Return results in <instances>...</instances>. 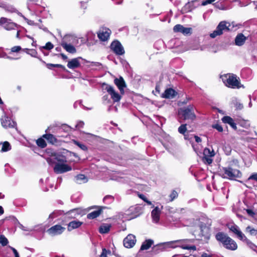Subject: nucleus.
Returning a JSON list of instances; mask_svg holds the SVG:
<instances>
[{"label": "nucleus", "instance_id": "obj_48", "mask_svg": "<svg viewBox=\"0 0 257 257\" xmlns=\"http://www.w3.org/2000/svg\"><path fill=\"white\" fill-rule=\"evenodd\" d=\"M46 65L47 66V68L49 69H51L52 67H57V68H64V66L61 64H53L49 63V64H47Z\"/></svg>", "mask_w": 257, "mask_h": 257}, {"label": "nucleus", "instance_id": "obj_3", "mask_svg": "<svg viewBox=\"0 0 257 257\" xmlns=\"http://www.w3.org/2000/svg\"><path fill=\"white\" fill-rule=\"evenodd\" d=\"M101 88L102 90L107 92L110 96V98L113 100V102H118L121 99L122 94L118 93L113 86L104 82L101 84Z\"/></svg>", "mask_w": 257, "mask_h": 257}, {"label": "nucleus", "instance_id": "obj_6", "mask_svg": "<svg viewBox=\"0 0 257 257\" xmlns=\"http://www.w3.org/2000/svg\"><path fill=\"white\" fill-rule=\"evenodd\" d=\"M74 38L71 35H66L61 42V46L68 52L75 53L76 52L75 48L71 44V40Z\"/></svg>", "mask_w": 257, "mask_h": 257}, {"label": "nucleus", "instance_id": "obj_18", "mask_svg": "<svg viewBox=\"0 0 257 257\" xmlns=\"http://www.w3.org/2000/svg\"><path fill=\"white\" fill-rule=\"evenodd\" d=\"M237 244L231 238L226 236V249L230 250H235L237 248Z\"/></svg>", "mask_w": 257, "mask_h": 257}, {"label": "nucleus", "instance_id": "obj_34", "mask_svg": "<svg viewBox=\"0 0 257 257\" xmlns=\"http://www.w3.org/2000/svg\"><path fill=\"white\" fill-rule=\"evenodd\" d=\"M99 257H117L114 255H112L111 252L109 250H106L105 248H103L102 252L100 255Z\"/></svg>", "mask_w": 257, "mask_h": 257}, {"label": "nucleus", "instance_id": "obj_2", "mask_svg": "<svg viewBox=\"0 0 257 257\" xmlns=\"http://www.w3.org/2000/svg\"><path fill=\"white\" fill-rule=\"evenodd\" d=\"M55 159L58 161L53 168L55 173L62 174L72 170V167L65 163L67 162L66 159L58 157Z\"/></svg>", "mask_w": 257, "mask_h": 257}, {"label": "nucleus", "instance_id": "obj_28", "mask_svg": "<svg viewBox=\"0 0 257 257\" xmlns=\"http://www.w3.org/2000/svg\"><path fill=\"white\" fill-rule=\"evenodd\" d=\"M154 241L152 239H147L145 240L142 244L141 250H147L153 244Z\"/></svg>", "mask_w": 257, "mask_h": 257}, {"label": "nucleus", "instance_id": "obj_1", "mask_svg": "<svg viewBox=\"0 0 257 257\" xmlns=\"http://www.w3.org/2000/svg\"><path fill=\"white\" fill-rule=\"evenodd\" d=\"M226 86L232 89L244 88L243 85L240 83L239 78L236 75L232 73L226 74Z\"/></svg>", "mask_w": 257, "mask_h": 257}, {"label": "nucleus", "instance_id": "obj_11", "mask_svg": "<svg viewBox=\"0 0 257 257\" xmlns=\"http://www.w3.org/2000/svg\"><path fill=\"white\" fill-rule=\"evenodd\" d=\"M110 48L117 55H121L124 53V50L122 46L118 41L112 42L110 45Z\"/></svg>", "mask_w": 257, "mask_h": 257}, {"label": "nucleus", "instance_id": "obj_21", "mask_svg": "<svg viewBox=\"0 0 257 257\" xmlns=\"http://www.w3.org/2000/svg\"><path fill=\"white\" fill-rule=\"evenodd\" d=\"M191 29L190 28H185L182 25L178 24L173 28L175 32H180L184 35H187L191 33Z\"/></svg>", "mask_w": 257, "mask_h": 257}, {"label": "nucleus", "instance_id": "obj_15", "mask_svg": "<svg viewBox=\"0 0 257 257\" xmlns=\"http://www.w3.org/2000/svg\"><path fill=\"white\" fill-rule=\"evenodd\" d=\"M114 83L120 91V93L123 95L124 93V89L126 87L123 78L121 76H120L119 78H115L114 79Z\"/></svg>", "mask_w": 257, "mask_h": 257}, {"label": "nucleus", "instance_id": "obj_39", "mask_svg": "<svg viewBox=\"0 0 257 257\" xmlns=\"http://www.w3.org/2000/svg\"><path fill=\"white\" fill-rule=\"evenodd\" d=\"M23 51H25L27 54L30 55L31 56L36 57L37 52L35 49H24Z\"/></svg>", "mask_w": 257, "mask_h": 257}, {"label": "nucleus", "instance_id": "obj_29", "mask_svg": "<svg viewBox=\"0 0 257 257\" xmlns=\"http://www.w3.org/2000/svg\"><path fill=\"white\" fill-rule=\"evenodd\" d=\"M226 123L228 124L234 130H236V123L233 118L229 116H226Z\"/></svg>", "mask_w": 257, "mask_h": 257}, {"label": "nucleus", "instance_id": "obj_32", "mask_svg": "<svg viewBox=\"0 0 257 257\" xmlns=\"http://www.w3.org/2000/svg\"><path fill=\"white\" fill-rule=\"evenodd\" d=\"M43 137L46 139L49 143L54 144L56 142V139L54 135L52 134H45L43 136Z\"/></svg>", "mask_w": 257, "mask_h": 257}, {"label": "nucleus", "instance_id": "obj_45", "mask_svg": "<svg viewBox=\"0 0 257 257\" xmlns=\"http://www.w3.org/2000/svg\"><path fill=\"white\" fill-rule=\"evenodd\" d=\"M73 142L75 145H77L83 151H86L87 150V148L85 145L75 140H73Z\"/></svg>", "mask_w": 257, "mask_h": 257}, {"label": "nucleus", "instance_id": "obj_37", "mask_svg": "<svg viewBox=\"0 0 257 257\" xmlns=\"http://www.w3.org/2000/svg\"><path fill=\"white\" fill-rule=\"evenodd\" d=\"M11 149L10 144L8 142H5L2 144L1 152H6Z\"/></svg>", "mask_w": 257, "mask_h": 257}, {"label": "nucleus", "instance_id": "obj_59", "mask_svg": "<svg viewBox=\"0 0 257 257\" xmlns=\"http://www.w3.org/2000/svg\"><path fill=\"white\" fill-rule=\"evenodd\" d=\"M248 180H253L257 181V173H255L251 175L248 178Z\"/></svg>", "mask_w": 257, "mask_h": 257}, {"label": "nucleus", "instance_id": "obj_10", "mask_svg": "<svg viewBox=\"0 0 257 257\" xmlns=\"http://www.w3.org/2000/svg\"><path fill=\"white\" fill-rule=\"evenodd\" d=\"M229 230L233 233L240 239H242L245 237V235L240 230L239 227L234 223H229L226 224Z\"/></svg>", "mask_w": 257, "mask_h": 257}, {"label": "nucleus", "instance_id": "obj_44", "mask_svg": "<svg viewBox=\"0 0 257 257\" xmlns=\"http://www.w3.org/2000/svg\"><path fill=\"white\" fill-rule=\"evenodd\" d=\"M8 239L4 235L0 236V244L3 246H6L8 244Z\"/></svg>", "mask_w": 257, "mask_h": 257}, {"label": "nucleus", "instance_id": "obj_43", "mask_svg": "<svg viewBox=\"0 0 257 257\" xmlns=\"http://www.w3.org/2000/svg\"><path fill=\"white\" fill-rule=\"evenodd\" d=\"M239 125L245 128H247L250 126V123L248 120H242L239 122Z\"/></svg>", "mask_w": 257, "mask_h": 257}, {"label": "nucleus", "instance_id": "obj_19", "mask_svg": "<svg viewBox=\"0 0 257 257\" xmlns=\"http://www.w3.org/2000/svg\"><path fill=\"white\" fill-rule=\"evenodd\" d=\"M81 59H82L81 57H77L71 59L68 62L67 67L71 69L79 68L81 65L80 62Z\"/></svg>", "mask_w": 257, "mask_h": 257}, {"label": "nucleus", "instance_id": "obj_9", "mask_svg": "<svg viewBox=\"0 0 257 257\" xmlns=\"http://www.w3.org/2000/svg\"><path fill=\"white\" fill-rule=\"evenodd\" d=\"M3 110V115L1 118V124L5 128L14 127L16 125V122L10 117L8 116L5 112Z\"/></svg>", "mask_w": 257, "mask_h": 257}, {"label": "nucleus", "instance_id": "obj_33", "mask_svg": "<svg viewBox=\"0 0 257 257\" xmlns=\"http://www.w3.org/2000/svg\"><path fill=\"white\" fill-rule=\"evenodd\" d=\"M216 239L222 243L223 246H225V235L222 232H218L216 235Z\"/></svg>", "mask_w": 257, "mask_h": 257}, {"label": "nucleus", "instance_id": "obj_58", "mask_svg": "<svg viewBox=\"0 0 257 257\" xmlns=\"http://www.w3.org/2000/svg\"><path fill=\"white\" fill-rule=\"evenodd\" d=\"M246 212L248 214V215H249L251 217H253L255 215V213L254 211L250 209H246Z\"/></svg>", "mask_w": 257, "mask_h": 257}, {"label": "nucleus", "instance_id": "obj_52", "mask_svg": "<svg viewBox=\"0 0 257 257\" xmlns=\"http://www.w3.org/2000/svg\"><path fill=\"white\" fill-rule=\"evenodd\" d=\"M213 128H215L219 132H222L223 131V127L222 126L219 124H215L212 125Z\"/></svg>", "mask_w": 257, "mask_h": 257}, {"label": "nucleus", "instance_id": "obj_46", "mask_svg": "<svg viewBox=\"0 0 257 257\" xmlns=\"http://www.w3.org/2000/svg\"><path fill=\"white\" fill-rule=\"evenodd\" d=\"M113 197L111 195H107L104 197L103 201L107 204H110L113 201Z\"/></svg>", "mask_w": 257, "mask_h": 257}, {"label": "nucleus", "instance_id": "obj_16", "mask_svg": "<svg viewBox=\"0 0 257 257\" xmlns=\"http://www.w3.org/2000/svg\"><path fill=\"white\" fill-rule=\"evenodd\" d=\"M111 31L108 28H102L98 33V37L100 40L105 41L108 40Z\"/></svg>", "mask_w": 257, "mask_h": 257}, {"label": "nucleus", "instance_id": "obj_4", "mask_svg": "<svg viewBox=\"0 0 257 257\" xmlns=\"http://www.w3.org/2000/svg\"><path fill=\"white\" fill-rule=\"evenodd\" d=\"M194 241V239H184L175 240L170 242V243L176 244L175 246H173V247H180L181 248L184 249L196 250V246L191 244V243H193Z\"/></svg>", "mask_w": 257, "mask_h": 257}, {"label": "nucleus", "instance_id": "obj_20", "mask_svg": "<svg viewBox=\"0 0 257 257\" xmlns=\"http://www.w3.org/2000/svg\"><path fill=\"white\" fill-rule=\"evenodd\" d=\"M161 208L156 207L151 212V216L153 222L157 223L160 220V216L161 212Z\"/></svg>", "mask_w": 257, "mask_h": 257}, {"label": "nucleus", "instance_id": "obj_25", "mask_svg": "<svg viewBox=\"0 0 257 257\" xmlns=\"http://www.w3.org/2000/svg\"><path fill=\"white\" fill-rule=\"evenodd\" d=\"M231 105H233L236 110H241L243 108V104L241 103L236 97H233L231 99Z\"/></svg>", "mask_w": 257, "mask_h": 257}, {"label": "nucleus", "instance_id": "obj_24", "mask_svg": "<svg viewBox=\"0 0 257 257\" xmlns=\"http://www.w3.org/2000/svg\"><path fill=\"white\" fill-rule=\"evenodd\" d=\"M82 224V222L79 221H72L69 223L68 225V230L71 231L74 229H76L80 227Z\"/></svg>", "mask_w": 257, "mask_h": 257}, {"label": "nucleus", "instance_id": "obj_8", "mask_svg": "<svg viewBox=\"0 0 257 257\" xmlns=\"http://www.w3.org/2000/svg\"><path fill=\"white\" fill-rule=\"evenodd\" d=\"M141 213V208L138 206L130 207L125 211V214L128 216L127 219L130 220L139 216Z\"/></svg>", "mask_w": 257, "mask_h": 257}, {"label": "nucleus", "instance_id": "obj_55", "mask_svg": "<svg viewBox=\"0 0 257 257\" xmlns=\"http://www.w3.org/2000/svg\"><path fill=\"white\" fill-rule=\"evenodd\" d=\"M9 247L13 251L15 257H20L19 252L15 248L10 246Z\"/></svg>", "mask_w": 257, "mask_h": 257}, {"label": "nucleus", "instance_id": "obj_30", "mask_svg": "<svg viewBox=\"0 0 257 257\" xmlns=\"http://www.w3.org/2000/svg\"><path fill=\"white\" fill-rule=\"evenodd\" d=\"M111 225L109 224H103L99 227V231L100 233H106L110 230Z\"/></svg>", "mask_w": 257, "mask_h": 257}, {"label": "nucleus", "instance_id": "obj_31", "mask_svg": "<svg viewBox=\"0 0 257 257\" xmlns=\"http://www.w3.org/2000/svg\"><path fill=\"white\" fill-rule=\"evenodd\" d=\"M4 28L8 31H10L16 29L17 28V25L13 22L9 21L8 23L4 26Z\"/></svg>", "mask_w": 257, "mask_h": 257}, {"label": "nucleus", "instance_id": "obj_27", "mask_svg": "<svg viewBox=\"0 0 257 257\" xmlns=\"http://www.w3.org/2000/svg\"><path fill=\"white\" fill-rule=\"evenodd\" d=\"M75 181L78 184L85 183L88 181V179L84 175L79 174L75 177Z\"/></svg>", "mask_w": 257, "mask_h": 257}, {"label": "nucleus", "instance_id": "obj_13", "mask_svg": "<svg viewBox=\"0 0 257 257\" xmlns=\"http://www.w3.org/2000/svg\"><path fill=\"white\" fill-rule=\"evenodd\" d=\"M123 245L126 248H131L133 247L136 242V236L132 234H129L123 239Z\"/></svg>", "mask_w": 257, "mask_h": 257}, {"label": "nucleus", "instance_id": "obj_63", "mask_svg": "<svg viewBox=\"0 0 257 257\" xmlns=\"http://www.w3.org/2000/svg\"><path fill=\"white\" fill-rule=\"evenodd\" d=\"M194 138H195V141L197 143H200L201 142V138L200 137H199L198 136H195Z\"/></svg>", "mask_w": 257, "mask_h": 257}, {"label": "nucleus", "instance_id": "obj_36", "mask_svg": "<svg viewBox=\"0 0 257 257\" xmlns=\"http://www.w3.org/2000/svg\"><path fill=\"white\" fill-rule=\"evenodd\" d=\"M241 240L245 242L246 244L250 247L251 249L254 250L256 247V246L252 243L250 240L248 239L247 237L245 236V237Z\"/></svg>", "mask_w": 257, "mask_h": 257}, {"label": "nucleus", "instance_id": "obj_42", "mask_svg": "<svg viewBox=\"0 0 257 257\" xmlns=\"http://www.w3.org/2000/svg\"><path fill=\"white\" fill-rule=\"evenodd\" d=\"M246 231L249 232L251 235H256L257 234V229L253 228L250 226H248L246 228Z\"/></svg>", "mask_w": 257, "mask_h": 257}, {"label": "nucleus", "instance_id": "obj_51", "mask_svg": "<svg viewBox=\"0 0 257 257\" xmlns=\"http://www.w3.org/2000/svg\"><path fill=\"white\" fill-rule=\"evenodd\" d=\"M54 47V46L51 43V42H47L45 46H44L43 48L45 49H46V50H51Z\"/></svg>", "mask_w": 257, "mask_h": 257}, {"label": "nucleus", "instance_id": "obj_23", "mask_svg": "<svg viewBox=\"0 0 257 257\" xmlns=\"http://www.w3.org/2000/svg\"><path fill=\"white\" fill-rule=\"evenodd\" d=\"M176 94L177 93L174 89L172 88H168L162 94V96L163 98L170 99L174 98L176 96Z\"/></svg>", "mask_w": 257, "mask_h": 257}, {"label": "nucleus", "instance_id": "obj_61", "mask_svg": "<svg viewBox=\"0 0 257 257\" xmlns=\"http://www.w3.org/2000/svg\"><path fill=\"white\" fill-rule=\"evenodd\" d=\"M23 18L24 19V20L27 21V22L28 23V24L30 25H34V22L33 21H31V20H28V19H27L26 17H25L24 16H22Z\"/></svg>", "mask_w": 257, "mask_h": 257}, {"label": "nucleus", "instance_id": "obj_26", "mask_svg": "<svg viewBox=\"0 0 257 257\" xmlns=\"http://www.w3.org/2000/svg\"><path fill=\"white\" fill-rule=\"evenodd\" d=\"M239 25L235 24L234 22H231V23L226 22V30L235 31L239 28Z\"/></svg>", "mask_w": 257, "mask_h": 257}, {"label": "nucleus", "instance_id": "obj_35", "mask_svg": "<svg viewBox=\"0 0 257 257\" xmlns=\"http://www.w3.org/2000/svg\"><path fill=\"white\" fill-rule=\"evenodd\" d=\"M101 213L100 210H95L87 214L88 219H94L98 217Z\"/></svg>", "mask_w": 257, "mask_h": 257}, {"label": "nucleus", "instance_id": "obj_54", "mask_svg": "<svg viewBox=\"0 0 257 257\" xmlns=\"http://www.w3.org/2000/svg\"><path fill=\"white\" fill-rule=\"evenodd\" d=\"M22 49L21 47L19 46L13 47L11 50L12 52H18Z\"/></svg>", "mask_w": 257, "mask_h": 257}, {"label": "nucleus", "instance_id": "obj_50", "mask_svg": "<svg viewBox=\"0 0 257 257\" xmlns=\"http://www.w3.org/2000/svg\"><path fill=\"white\" fill-rule=\"evenodd\" d=\"M203 161L204 162L208 164H210L212 162V159H211V157L208 156H204L203 158Z\"/></svg>", "mask_w": 257, "mask_h": 257}, {"label": "nucleus", "instance_id": "obj_7", "mask_svg": "<svg viewBox=\"0 0 257 257\" xmlns=\"http://www.w3.org/2000/svg\"><path fill=\"white\" fill-rule=\"evenodd\" d=\"M226 178L230 180L237 181V178H241L242 173L238 169L228 167L227 169L226 168Z\"/></svg>", "mask_w": 257, "mask_h": 257}, {"label": "nucleus", "instance_id": "obj_38", "mask_svg": "<svg viewBox=\"0 0 257 257\" xmlns=\"http://www.w3.org/2000/svg\"><path fill=\"white\" fill-rule=\"evenodd\" d=\"M187 128H186V124H182L181 126H179L178 128V132L181 134L184 135V138L185 139H188V138L187 137V135L185 134V133L186 132Z\"/></svg>", "mask_w": 257, "mask_h": 257}, {"label": "nucleus", "instance_id": "obj_17", "mask_svg": "<svg viewBox=\"0 0 257 257\" xmlns=\"http://www.w3.org/2000/svg\"><path fill=\"white\" fill-rule=\"evenodd\" d=\"M200 229V235L203 237L205 240H208L210 238V228L204 224H199Z\"/></svg>", "mask_w": 257, "mask_h": 257}, {"label": "nucleus", "instance_id": "obj_56", "mask_svg": "<svg viewBox=\"0 0 257 257\" xmlns=\"http://www.w3.org/2000/svg\"><path fill=\"white\" fill-rule=\"evenodd\" d=\"M178 196V193L176 191H173L170 195L171 198V200H173L175 198H176Z\"/></svg>", "mask_w": 257, "mask_h": 257}, {"label": "nucleus", "instance_id": "obj_12", "mask_svg": "<svg viewBox=\"0 0 257 257\" xmlns=\"http://www.w3.org/2000/svg\"><path fill=\"white\" fill-rule=\"evenodd\" d=\"M225 30V21H221L219 23L216 29L209 36L211 38H215L223 34Z\"/></svg>", "mask_w": 257, "mask_h": 257}, {"label": "nucleus", "instance_id": "obj_57", "mask_svg": "<svg viewBox=\"0 0 257 257\" xmlns=\"http://www.w3.org/2000/svg\"><path fill=\"white\" fill-rule=\"evenodd\" d=\"M84 125V123L83 121H79L77 124L75 125V127L76 128H77V129H80L82 127H83Z\"/></svg>", "mask_w": 257, "mask_h": 257}, {"label": "nucleus", "instance_id": "obj_64", "mask_svg": "<svg viewBox=\"0 0 257 257\" xmlns=\"http://www.w3.org/2000/svg\"><path fill=\"white\" fill-rule=\"evenodd\" d=\"M200 257H212L211 255L208 254L206 253L203 252Z\"/></svg>", "mask_w": 257, "mask_h": 257}, {"label": "nucleus", "instance_id": "obj_47", "mask_svg": "<svg viewBox=\"0 0 257 257\" xmlns=\"http://www.w3.org/2000/svg\"><path fill=\"white\" fill-rule=\"evenodd\" d=\"M111 98H109L108 95L107 94L104 95L102 97V101L104 104H109L111 103Z\"/></svg>", "mask_w": 257, "mask_h": 257}, {"label": "nucleus", "instance_id": "obj_41", "mask_svg": "<svg viewBox=\"0 0 257 257\" xmlns=\"http://www.w3.org/2000/svg\"><path fill=\"white\" fill-rule=\"evenodd\" d=\"M204 156L213 157L215 155L214 151L208 148H205L203 152Z\"/></svg>", "mask_w": 257, "mask_h": 257}, {"label": "nucleus", "instance_id": "obj_60", "mask_svg": "<svg viewBox=\"0 0 257 257\" xmlns=\"http://www.w3.org/2000/svg\"><path fill=\"white\" fill-rule=\"evenodd\" d=\"M215 0H206L205 1H204L202 3V6H206L208 4H210L214 2Z\"/></svg>", "mask_w": 257, "mask_h": 257}, {"label": "nucleus", "instance_id": "obj_53", "mask_svg": "<svg viewBox=\"0 0 257 257\" xmlns=\"http://www.w3.org/2000/svg\"><path fill=\"white\" fill-rule=\"evenodd\" d=\"M9 21H11V20L6 18L2 17L0 19V24L4 26L6 24L8 23Z\"/></svg>", "mask_w": 257, "mask_h": 257}, {"label": "nucleus", "instance_id": "obj_40", "mask_svg": "<svg viewBox=\"0 0 257 257\" xmlns=\"http://www.w3.org/2000/svg\"><path fill=\"white\" fill-rule=\"evenodd\" d=\"M37 145L41 148H44L46 147L47 144L45 141L42 138H39L37 140Z\"/></svg>", "mask_w": 257, "mask_h": 257}, {"label": "nucleus", "instance_id": "obj_62", "mask_svg": "<svg viewBox=\"0 0 257 257\" xmlns=\"http://www.w3.org/2000/svg\"><path fill=\"white\" fill-rule=\"evenodd\" d=\"M46 160H47V163L49 165H52L54 163V162L52 161V159L50 158H47Z\"/></svg>", "mask_w": 257, "mask_h": 257}, {"label": "nucleus", "instance_id": "obj_5", "mask_svg": "<svg viewBox=\"0 0 257 257\" xmlns=\"http://www.w3.org/2000/svg\"><path fill=\"white\" fill-rule=\"evenodd\" d=\"M178 114L182 116L185 120H193L196 117L194 112V107L192 105H189L185 108H180L178 110Z\"/></svg>", "mask_w": 257, "mask_h": 257}, {"label": "nucleus", "instance_id": "obj_22", "mask_svg": "<svg viewBox=\"0 0 257 257\" xmlns=\"http://www.w3.org/2000/svg\"><path fill=\"white\" fill-rule=\"evenodd\" d=\"M246 40V37L242 33H239L236 36L234 42L235 44L238 46H242Z\"/></svg>", "mask_w": 257, "mask_h": 257}, {"label": "nucleus", "instance_id": "obj_14", "mask_svg": "<svg viewBox=\"0 0 257 257\" xmlns=\"http://www.w3.org/2000/svg\"><path fill=\"white\" fill-rule=\"evenodd\" d=\"M65 230V228L61 225H55L50 227L47 231L49 234L54 236L62 233Z\"/></svg>", "mask_w": 257, "mask_h": 257}, {"label": "nucleus", "instance_id": "obj_49", "mask_svg": "<svg viewBox=\"0 0 257 257\" xmlns=\"http://www.w3.org/2000/svg\"><path fill=\"white\" fill-rule=\"evenodd\" d=\"M229 166L232 167H238V162L236 159H232L231 161L229 162Z\"/></svg>", "mask_w": 257, "mask_h": 257}]
</instances>
